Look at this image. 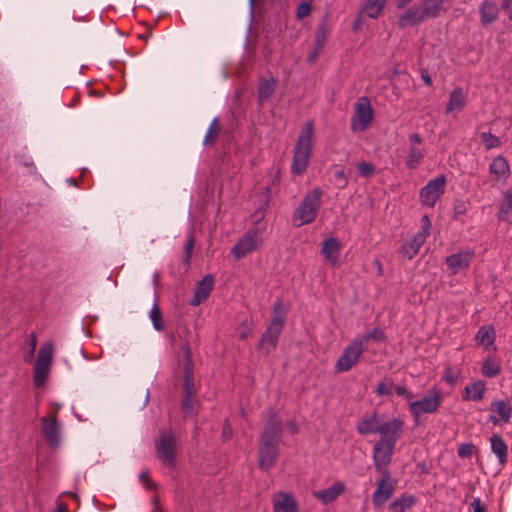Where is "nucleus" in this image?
I'll list each match as a JSON object with an SVG mask.
<instances>
[{
    "label": "nucleus",
    "instance_id": "cd10ccee",
    "mask_svg": "<svg viewBox=\"0 0 512 512\" xmlns=\"http://www.w3.org/2000/svg\"><path fill=\"white\" fill-rule=\"evenodd\" d=\"M417 500L416 496L404 492L389 504L388 510L389 512H406L417 503Z\"/></svg>",
    "mask_w": 512,
    "mask_h": 512
},
{
    "label": "nucleus",
    "instance_id": "774afa93",
    "mask_svg": "<svg viewBox=\"0 0 512 512\" xmlns=\"http://www.w3.org/2000/svg\"><path fill=\"white\" fill-rule=\"evenodd\" d=\"M361 25H362V21H361V18H360V16H359V17H357V18L354 20V22H353V24H352V30H353L354 32L358 31V30L360 29Z\"/></svg>",
    "mask_w": 512,
    "mask_h": 512
},
{
    "label": "nucleus",
    "instance_id": "e2e57ef3",
    "mask_svg": "<svg viewBox=\"0 0 512 512\" xmlns=\"http://www.w3.org/2000/svg\"><path fill=\"white\" fill-rule=\"evenodd\" d=\"M420 75H421V79L423 80V82L426 86H429V87L432 86V83H433L432 77L426 68L420 69Z\"/></svg>",
    "mask_w": 512,
    "mask_h": 512
},
{
    "label": "nucleus",
    "instance_id": "a18cd8bd",
    "mask_svg": "<svg viewBox=\"0 0 512 512\" xmlns=\"http://www.w3.org/2000/svg\"><path fill=\"white\" fill-rule=\"evenodd\" d=\"M369 340H374L375 342L381 343L387 341L386 334L380 328H374L365 335H363L360 341L367 342Z\"/></svg>",
    "mask_w": 512,
    "mask_h": 512
},
{
    "label": "nucleus",
    "instance_id": "680f3d73",
    "mask_svg": "<svg viewBox=\"0 0 512 512\" xmlns=\"http://www.w3.org/2000/svg\"><path fill=\"white\" fill-rule=\"evenodd\" d=\"M501 10H503L510 21H512V0H502Z\"/></svg>",
    "mask_w": 512,
    "mask_h": 512
},
{
    "label": "nucleus",
    "instance_id": "dca6fc26",
    "mask_svg": "<svg viewBox=\"0 0 512 512\" xmlns=\"http://www.w3.org/2000/svg\"><path fill=\"white\" fill-rule=\"evenodd\" d=\"M41 431L45 441L50 446H57L60 441V428L56 415L41 418Z\"/></svg>",
    "mask_w": 512,
    "mask_h": 512
},
{
    "label": "nucleus",
    "instance_id": "7ed1b4c3",
    "mask_svg": "<svg viewBox=\"0 0 512 512\" xmlns=\"http://www.w3.org/2000/svg\"><path fill=\"white\" fill-rule=\"evenodd\" d=\"M315 127L314 121L309 119L302 127L293 148L291 173L302 175L306 172L313 154Z\"/></svg>",
    "mask_w": 512,
    "mask_h": 512
},
{
    "label": "nucleus",
    "instance_id": "f704fd0d",
    "mask_svg": "<svg viewBox=\"0 0 512 512\" xmlns=\"http://www.w3.org/2000/svg\"><path fill=\"white\" fill-rule=\"evenodd\" d=\"M53 356V345L45 343L41 346L35 362L36 366L50 368Z\"/></svg>",
    "mask_w": 512,
    "mask_h": 512
},
{
    "label": "nucleus",
    "instance_id": "6e6d98bb",
    "mask_svg": "<svg viewBox=\"0 0 512 512\" xmlns=\"http://www.w3.org/2000/svg\"><path fill=\"white\" fill-rule=\"evenodd\" d=\"M439 196L440 194H420V200L423 205L433 207L439 199Z\"/></svg>",
    "mask_w": 512,
    "mask_h": 512
},
{
    "label": "nucleus",
    "instance_id": "a211bd4d",
    "mask_svg": "<svg viewBox=\"0 0 512 512\" xmlns=\"http://www.w3.org/2000/svg\"><path fill=\"white\" fill-rule=\"evenodd\" d=\"M280 450L277 446L259 444L258 467L262 471H269L278 461Z\"/></svg>",
    "mask_w": 512,
    "mask_h": 512
},
{
    "label": "nucleus",
    "instance_id": "f257e3e1",
    "mask_svg": "<svg viewBox=\"0 0 512 512\" xmlns=\"http://www.w3.org/2000/svg\"><path fill=\"white\" fill-rule=\"evenodd\" d=\"M288 310L289 306L285 305L283 299L278 297L272 305V317L269 324L257 343L256 350L259 354L268 356L277 348L286 324Z\"/></svg>",
    "mask_w": 512,
    "mask_h": 512
},
{
    "label": "nucleus",
    "instance_id": "4c0bfd02",
    "mask_svg": "<svg viewBox=\"0 0 512 512\" xmlns=\"http://www.w3.org/2000/svg\"><path fill=\"white\" fill-rule=\"evenodd\" d=\"M423 158H424V152L419 148L411 146L409 148V152H408V155H407V158L405 161V165L408 169H411V170L415 169L420 165Z\"/></svg>",
    "mask_w": 512,
    "mask_h": 512
},
{
    "label": "nucleus",
    "instance_id": "37998d69",
    "mask_svg": "<svg viewBox=\"0 0 512 512\" xmlns=\"http://www.w3.org/2000/svg\"><path fill=\"white\" fill-rule=\"evenodd\" d=\"M150 318L152 321L153 328L157 331H162L165 328V322L161 309L157 303H155L150 312Z\"/></svg>",
    "mask_w": 512,
    "mask_h": 512
},
{
    "label": "nucleus",
    "instance_id": "39448f33",
    "mask_svg": "<svg viewBox=\"0 0 512 512\" xmlns=\"http://www.w3.org/2000/svg\"><path fill=\"white\" fill-rule=\"evenodd\" d=\"M404 427L398 428L380 436L375 442L372 449V459L376 472H387L392 463L395 446L401 438Z\"/></svg>",
    "mask_w": 512,
    "mask_h": 512
},
{
    "label": "nucleus",
    "instance_id": "423d86ee",
    "mask_svg": "<svg viewBox=\"0 0 512 512\" xmlns=\"http://www.w3.org/2000/svg\"><path fill=\"white\" fill-rule=\"evenodd\" d=\"M405 422L400 417H393L389 421H382L378 410L365 413L356 423V431L362 436L379 434L383 436L398 428L404 427Z\"/></svg>",
    "mask_w": 512,
    "mask_h": 512
},
{
    "label": "nucleus",
    "instance_id": "c03bdc74",
    "mask_svg": "<svg viewBox=\"0 0 512 512\" xmlns=\"http://www.w3.org/2000/svg\"><path fill=\"white\" fill-rule=\"evenodd\" d=\"M219 133H220V126H219V123H218V119L215 118L209 128H208V131L206 133V136L204 138V145L206 146H212L214 145L217 137L219 136Z\"/></svg>",
    "mask_w": 512,
    "mask_h": 512
},
{
    "label": "nucleus",
    "instance_id": "f03ea898",
    "mask_svg": "<svg viewBox=\"0 0 512 512\" xmlns=\"http://www.w3.org/2000/svg\"><path fill=\"white\" fill-rule=\"evenodd\" d=\"M183 392L180 407L185 416L197 415L196 407L200 406L198 389L195 386L194 362L189 342L183 345Z\"/></svg>",
    "mask_w": 512,
    "mask_h": 512
},
{
    "label": "nucleus",
    "instance_id": "a19ab883",
    "mask_svg": "<svg viewBox=\"0 0 512 512\" xmlns=\"http://www.w3.org/2000/svg\"><path fill=\"white\" fill-rule=\"evenodd\" d=\"M33 381L36 388L43 387L49 376L50 368L34 365Z\"/></svg>",
    "mask_w": 512,
    "mask_h": 512
},
{
    "label": "nucleus",
    "instance_id": "5fc2aeb1",
    "mask_svg": "<svg viewBox=\"0 0 512 512\" xmlns=\"http://www.w3.org/2000/svg\"><path fill=\"white\" fill-rule=\"evenodd\" d=\"M431 220L428 215H423L421 218V230L417 234H421L424 238H427L430 234Z\"/></svg>",
    "mask_w": 512,
    "mask_h": 512
},
{
    "label": "nucleus",
    "instance_id": "79ce46f5",
    "mask_svg": "<svg viewBox=\"0 0 512 512\" xmlns=\"http://www.w3.org/2000/svg\"><path fill=\"white\" fill-rule=\"evenodd\" d=\"M394 390V381L391 378L385 377L382 379L375 388V393L379 397L391 396Z\"/></svg>",
    "mask_w": 512,
    "mask_h": 512
},
{
    "label": "nucleus",
    "instance_id": "ea45409f",
    "mask_svg": "<svg viewBox=\"0 0 512 512\" xmlns=\"http://www.w3.org/2000/svg\"><path fill=\"white\" fill-rule=\"evenodd\" d=\"M480 141L484 145L486 150H491L493 148L501 147L502 143L498 136L489 132H481L479 134Z\"/></svg>",
    "mask_w": 512,
    "mask_h": 512
},
{
    "label": "nucleus",
    "instance_id": "13d9d810",
    "mask_svg": "<svg viewBox=\"0 0 512 512\" xmlns=\"http://www.w3.org/2000/svg\"><path fill=\"white\" fill-rule=\"evenodd\" d=\"M394 391L397 395L402 396L408 401H410L414 397L413 393L403 385H394Z\"/></svg>",
    "mask_w": 512,
    "mask_h": 512
},
{
    "label": "nucleus",
    "instance_id": "864d4df0",
    "mask_svg": "<svg viewBox=\"0 0 512 512\" xmlns=\"http://www.w3.org/2000/svg\"><path fill=\"white\" fill-rule=\"evenodd\" d=\"M358 170L360 174L364 177L372 176L375 173V167L370 162H361L358 165Z\"/></svg>",
    "mask_w": 512,
    "mask_h": 512
},
{
    "label": "nucleus",
    "instance_id": "4d7b16f0",
    "mask_svg": "<svg viewBox=\"0 0 512 512\" xmlns=\"http://www.w3.org/2000/svg\"><path fill=\"white\" fill-rule=\"evenodd\" d=\"M233 437V429L228 419H225L222 425V440L223 442L230 440Z\"/></svg>",
    "mask_w": 512,
    "mask_h": 512
},
{
    "label": "nucleus",
    "instance_id": "ddd939ff",
    "mask_svg": "<svg viewBox=\"0 0 512 512\" xmlns=\"http://www.w3.org/2000/svg\"><path fill=\"white\" fill-rule=\"evenodd\" d=\"M374 119V110L367 96L360 97L355 103V113L351 118L353 131L366 130Z\"/></svg>",
    "mask_w": 512,
    "mask_h": 512
},
{
    "label": "nucleus",
    "instance_id": "603ef678",
    "mask_svg": "<svg viewBox=\"0 0 512 512\" xmlns=\"http://www.w3.org/2000/svg\"><path fill=\"white\" fill-rule=\"evenodd\" d=\"M476 452V446L473 443L461 444L458 448L460 458H470Z\"/></svg>",
    "mask_w": 512,
    "mask_h": 512
},
{
    "label": "nucleus",
    "instance_id": "473e14b6",
    "mask_svg": "<svg viewBox=\"0 0 512 512\" xmlns=\"http://www.w3.org/2000/svg\"><path fill=\"white\" fill-rule=\"evenodd\" d=\"M388 0H365L361 12L369 18L376 19L385 8Z\"/></svg>",
    "mask_w": 512,
    "mask_h": 512
},
{
    "label": "nucleus",
    "instance_id": "aec40b11",
    "mask_svg": "<svg viewBox=\"0 0 512 512\" xmlns=\"http://www.w3.org/2000/svg\"><path fill=\"white\" fill-rule=\"evenodd\" d=\"M475 344L479 347H483L486 351L497 352L495 345L496 330L493 325H483L479 328L475 335Z\"/></svg>",
    "mask_w": 512,
    "mask_h": 512
},
{
    "label": "nucleus",
    "instance_id": "1a4fd4ad",
    "mask_svg": "<svg viewBox=\"0 0 512 512\" xmlns=\"http://www.w3.org/2000/svg\"><path fill=\"white\" fill-rule=\"evenodd\" d=\"M443 402V396L440 389L433 387L428 391V395L417 401L409 403V411L413 417L415 426L420 424L421 414H433L438 411Z\"/></svg>",
    "mask_w": 512,
    "mask_h": 512
},
{
    "label": "nucleus",
    "instance_id": "2f4dec72",
    "mask_svg": "<svg viewBox=\"0 0 512 512\" xmlns=\"http://www.w3.org/2000/svg\"><path fill=\"white\" fill-rule=\"evenodd\" d=\"M491 174L495 175L496 178L508 176L510 173V165L504 156H496L489 166Z\"/></svg>",
    "mask_w": 512,
    "mask_h": 512
},
{
    "label": "nucleus",
    "instance_id": "2eb2a0df",
    "mask_svg": "<svg viewBox=\"0 0 512 512\" xmlns=\"http://www.w3.org/2000/svg\"><path fill=\"white\" fill-rule=\"evenodd\" d=\"M489 411L492 412L488 422L496 425L508 424L512 418V403L509 398L495 399L490 403Z\"/></svg>",
    "mask_w": 512,
    "mask_h": 512
},
{
    "label": "nucleus",
    "instance_id": "c85d7f7f",
    "mask_svg": "<svg viewBox=\"0 0 512 512\" xmlns=\"http://www.w3.org/2000/svg\"><path fill=\"white\" fill-rule=\"evenodd\" d=\"M425 241L426 238H424L421 234H416L410 241L404 242L400 246V253L408 260H412L418 254L419 249L425 243Z\"/></svg>",
    "mask_w": 512,
    "mask_h": 512
},
{
    "label": "nucleus",
    "instance_id": "393cba45",
    "mask_svg": "<svg viewBox=\"0 0 512 512\" xmlns=\"http://www.w3.org/2000/svg\"><path fill=\"white\" fill-rule=\"evenodd\" d=\"M480 372L485 378H495L502 373L501 361L495 353L487 355L482 361Z\"/></svg>",
    "mask_w": 512,
    "mask_h": 512
},
{
    "label": "nucleus",
    "instance_id": "4468645a",
    "mask_svg": "<svg viewBox=\"0 0 512 512\" xmlns=\"http://www.w3.org/2000/svg\"><path fill=\"white\" fill-rule=\"evenodd\" d=\"M364 351L365 347L363 346V341L354 340L344 349L342 355L338 358L335 364V370L337 372L349 371L358 362V359Z\"/></svg>",
    "mask_w": 512,
    "mask_h": 512
},
{
    "label": "nucleus",
    "instance_id": "052dcab7",
    "mask_svg": "<svg viewBox=\"0 0 512 512\" xmlns=\"http://www.w3.org/2000/svg\"><path fill=\"white\" fill-rule=\"evenodd\" d=\"M416 467L420 471L421 474L427 475L431 472L433 465L426 461H422V462L417 463Z\"/></svg>",
    "mask_w": 512,
    "mask_h": 512
},
{
    "label": "nucleus",
    "instance_id": "de8ad7c7",
    "mask_svg": "<svg viewBox=\"0 0 512 512\" xmlns=\"http://www.w3.org/2000/svg\"><path fill=\"white\" fill-rule=\"evenodd\" d=\"M461 371L458 370L457 372H454L453 368L448 364L445 367L442 380L445 381L447 384L453 386L455 385L460 377Z\"/></svg>",
    "mask_w": 512,
    "mask_h": 512
},
{
    "label": "nucleus",
    "instance_id": "20e7f679",
    "mask_svg": "<svg viewBox=\"0 0 512 512\" xmlns=\"http://www.w3.org/2000/svg\"><path fill=\"white\" fill-rule=\"evenodd\" d=\"M442 11H447L444 7V0H426L423 6H411L398 18V27L404 29L406 27L417 26L427 19L438 18Z\"/></svg>",
    "mask_w": 512,
    "mask_h": 512
},
{
    "label": "nucleus",
    "instance_id": "7c9ffc66",
    "mask_svg": "<svg viewBox=\"0 0 512 512\" xmlns=\"http://www.w3.org/2000/svg\"><path fill=\"white\" fill-rule=\"evenodd\" d=\"M276 80L274 78L263 80L257 89V102L262 106L274 93Z\"/></svg>",
    "mask_w": 512,
    "mask_h": 512
},
{
    "label": "nucleus",
    "instance_id": "3c124183",
    "mask_svg": "<svg viewBox=\"0 0 512 512\" xmlns=\"http://www.w3.org/2000/svg\"><path fill=\"white\" fill-rule=\"evenodd\" d=\"M469 207H470V202L468 200L463 201V200L457 199L455 201L454 208H453V211H454L453 218L457 219L458 216L464 215L467 212V210L469 209Z\"/></svg>",
    "mask_w": 512,
    "mask_h": 512
},
{
    "label": "nucleus",
    "instance_id": "72a5a7b5",
    "mask_svg": "<svg viewBox=\"0 0 512 512\" xmlns=\"http://www.w3.org/2000/svg\"><path fill=\"white\" fill-rule=\"evenodd\" d=\"M265 198L260 200V204L258 208L252 213L251 220L253 223V227H265L266 224L262 223L264 218L266 217V212L269 207L270 199L268 197V194H264Z\"/></svg>",
    "mask_w": 512,
    "mask_h": 512
},
{
    "label": "nucleus",
    "instance_id": "8fccbe9b",
    "mask_svg": "<svg viewBox=\"0 0 512 512\" xmlns=\"http://www.w3.org/2000/svg\"><path fill=\"white\" fill-rule=\"evenodd\" d=\"M312 11V0L301 2L296 10V17L298 19H304L308 15H310Z\"/></svg>",
    "mask_w": 512,
    "mask_h": 512
},
{
    "label": "nucleus",
    "instance_id": "bb28decb",
    "mask_svg": "<svg viewBox=\"0 0 512 512\" xmlns=\"http://www.w3.org/2000/svg\"><path fill=\"white\" fill-rule=\"evenodd\" d=\"M466 105V95L461 87H456L449 94L446 104L445 113L449 114L453 111H462Z\"/></svg>",
    "mask_w": 512,
    "mask_h": 512
},
{
    "label": "nucleus",
    "instance_id": "0e129e2a",
    "mask_svg": "<svg viewBox=\"0 0 512 512\" xmlns=\"http://www.w3.org/2000/svg\"><path fill=\"white\" fill-rule=\"evenodd\" d=\"M323 49L321 48H318L316 46H313V49L312 51L310 52V54L308 55V62L309 63H314L317 58L319 57L320 53L322 52Z\"/></svg>",
    "mask_w": 512,
    "mask_h": 512
},
{
    "label": "nucleus",
    "instance_id": "e433bc0d",
    "mask_svg": "<svg viewBox=\"0 0 512 512\" xmlns=\"http://www.w3.org/2000/svg\"><path fill=\"white\" fill-rule=\"evenodd\" d=\"M330 29L327 24L326 18H324L318 25L316 29L315 39H314V45L318 48L323 49L329 35Z\"/></svg>",
    "mask_w": 512,
    "mask_h": 512
},
{
    "label": "nucleus",
    "instance_id": "58836bf2",
    "mask_svg": "<svg viewBox=\"0 0 512 512\" xmlns=\"http://www.w3.org/2000/svg\"><path fill=\"white\" fill-rule=\"evenodd\" d=\"M446 182V176L440 174L436 178L429 180L428 183L421 188L420 192H444Z\"/></svg>",
    "mask_w": 512,
    "mask_h": 512
},
{
    "label": "nucleus",
    "instance_id": "0eeeda50",
    "mask_svg": "<svg viewBox=\"0 0 512 512\" xmlns=\"http://www.w3.org/2000/svg\"><path fill=\"white\" fill-rule=\"evenodd\" d=\"M321 195L322 194L305 195L292 214V225L295 228L315 221L322 204Z\"/></svg>",
    "mask_w": 512,
    "mask_h": 512
},
{
    "label": "nucleus",
    "instance_id": "69168bd1",
    "mask_svg": "<svg viewBox=\"0 0 512 512\" xmlns=\"http://www.w3.org/2000/svg\"><path fill=\"white\" fill-rule=\"evenodd\" d=\"M409 141L411 144H421L422 138L419 133H412L409 135Z\"/></svg>",
    "mask_w": 512,
    "mask_h": 512
},
{
    "label": "nucleus",
    "instance_id": "b1692460",
    "mask_svg": "<svg viewBox=\"0 0 512 512\" xmlns=\"http://www.w3.org/2000/svg\"><path fill=\"white\" fill-rule=\"evenodd\" d=\"M346 486L341 481H335L329 488L317 491L314 496L324 505L334 502L341 494L345 492Z\"/></svg>",
    "mask_w": 512,
    "mask_h": 512
},
{
    "label": "nucleus",
    "instance_id": "49530a36",
    "mask_svg": "<svg viewBox=\"0 0 512 512\" xmlns=\"http://www.w3.org/2000/svg\"><path fill=\"white\" fill-rule=\"evenodd\" d=\"M194 246H195V236H194V233L191 232V233H189V235L186 239L185 247H184V255H183V259H182L183 263L186 265L190 264V259L192 256Z\"/></svg>",
    "mask_w": 512,
    "mask_h": 512
},
{
    "label": "nucleus",
    "instance_id": "9d476101",
    "mask_svg": "<svg viewBox=\"0 0 512 512\" xmlns=\"http://www.w3.org/2000/svg\"><path fill=\"white\" fill-rule=\"evenodd\" d=\"M265 227H251L232 247L231 253L235 259L244 258L247 254L257 250L263 244Z\"/></svg>",
    "mask_w": 512,
    "mask_h": 512
},
{
    "label": "nucleus",
    "instance_id": "f8f14e48",
    "mask_svg": "<svg viewBox=\"0 0 512 512\" xmlns=\"http://www.w3.org/2000/svg\"><path fill=\"white\" fill-rule=\"evenodd\" d=\"M381 477L377 480V487L372 494V503L375 508L383 507L393 496L397 480L392 478L391 472H378Z\"/></svg>",
    "mask_w": 512,
    "mask_h": 512
},
{
    "label": "nucleus",
    "instance_id": "6e6552de",
    "mask_svg": "<svg viewBox=\"0 0 512 512\" xmlns=\"http://www.w3.org/2000/svg\"><path fill=\"white\" fill-rule=\"evenodd\" d=\"M155 451L157 458L166 468H177V440L171 431L160 433L155 441Z\"/></svg>",
    "mask_w": 512,
    "mask_h": 512
},
{
    "label": "nucleus",
    "instance_id": "c9c22d12",
    "mask_svg": "<svg viewBox=\"0 0 512 512\" xmlns=\"http://www.w3.org/2000/svg\"><path fill=\"white\" fill-rule=\"evenodd\" d=\"M498 219L512 223V194H505V198L499 205Z\"/></svg>",
    "mask_w": 512,
    "mask_h": 512
},
{
    "label": "nucleus",
    "instance_id": "bf43d9fd",
    "mask_svg": "<svg viewBox=\"0 0 512 512\" xmlns=\"http://www.w3.org/2000/svg\"><path fill=\"white\" fill-rule=\"evenodd\" d=\"M472 512H488L487 506L481 501L480 498H474L471 502Z\"/></svg>",
    "mask_w": 512,
    "mask_h": 512
},
{
    "label": "nucleus",
    "instance_id": "9b49d317",
    "mask_svg": "<svg viewBox=\"0 0 512 512\" xmlns=\"http://www.w3.org/2000/svg\"><path fill=\"white\" fill-rule=\"evenodd\" d=\"M282 436V422L277 412L271 408L261 433L259 444L279 447Z\"/></svg>",
    "mask_w": 512,
    "mask_h": 512
},
{
    "label": "nucleus",
    "instance_id": "f3484780",
    "mask_svg": "<svg viewBox=\"0 0 512 512\" xmlns=\"http://www.w3.org/2000/svg\"><path fill=\"white\" fill-rule=\"evenodd\" d=\"M474 256V251L467 249L447 256L445 263L453 274H457L460 270L469 268Z\"/></svg>",
    "mask_w": 512,
    "mask_h": 512
},
{
    "label": "nucleus",
    "instance_id": "09e8293b",
    "mask_svg": "<svg viewBox=\"0 0 512 512\" xmlns=\"http://www.w3.org/2000/svg\"><path fill=\"white\" fill-rule=\"evenodd\" d=\"M139 480L144 485L145 489L148 491H156L159 489V485L151 479L148 470L141 472V474L139 475Z\"/></svg>",
    "mask_w": 512,
    "mask_h": 512
},
{
    "label": "nucleus",
    "instance_id": "5701e85b",
    "mask_svg": "<svg viewBox=\"0 0 512 512\" xmlns=\"http://www.w3.org/2000/svg\"><path fill=\"white\" fill-rule=\"evenodd\" d=\"M500 9L494 0H484L479 5L480 23L487 27L499 18Z\"/></svg>",
    "mask_w": 512,
    "mask_h": 512
},
{
    "label": "nucleus",
    "instance_id": "412c9836",
    "mask_svg": "<svg viewBox=\"0 0 512 512\" xmlns=\"http://www.w3.org/2000/svg\"><path fill=\"white\" fill-rule=\"evenodd\" d=\"M487 391L486 382L482 379L467 384L461 391V399L465 402H481Z\"/></svg>",
    "mask_w": 512,
    "mask_h": 512
},
{
    "label": "nucleus",
    "instance_id": "a878e982",
    "mask_svg": "<svg viewBox=\"0 0 512 512\" xmlns=\"http://www.w3.org/2000/svg\"><path fill=\"white\" fill-rule=\"evenodd\" d=\"M490 444L491 450L497 456L499 464L504 466L508 461V445L503 437L498 433L492 434Z\"/></svg>",
    "mask_w": 512,
    "mask_h": 512
},
{
    "label": "nucleus",
    "instance_id": "6ab92c4d",
    "mask_svg": "<svg viewBox=\"0 0 512 512\" xmlns=\"http://www.w3.org/2000/svg\"><path fill=\"white\" fill-rule=\"evenodd\" d=\"M215 284V278L212 274H207L204 278L197 282L195 286V292L190 300L191 306H199L204 302L211 294Z\"/></svg>",
    "mask_w": 512,
    "mask_h": 512
},
{
    "label": "nucleus",
    "instance_id": "338daca9",
    "mask_svg": "<svg viewBox=\"0 0 512 512\" xmlns=\"http://www.w3.org/2000/svg\"><path fill=\"white\" fill-rule=\"evenodd\" d=\"M413 0H394V4L397 9H403L408 4H410Z\"/></svg>",
    "mask_w": 512,
    "mask_h": 512
},
{
    "label": "nucleus",
    "instance_id": "c756f323",
    "mask_svg": "<svg viewBox=\"0 0 512 512\" xmlns=\"http://www.w3.org/2000/svg\"><path fill=\"white\" fill-rule=\"evenodd\" d=\"M278 495L282 499L273 501L274 512H298V504L292 494L280 492Z\"/></svg>",
    "mask_w": 512,
    "mask_h": 512
},
{
    "label": "nucleus",
    "instance_id": "4be33fe9",
    "mask_svg": "<svg viewBox=\"0 0 512 512\" xmlns=\"http://www.w3.org/2000/svg\"><path fill=\"white\" fill-rule=\"evenodd\" d=\"M341 242L335 237H329L323 240L321 254L333 266L339 265Z\"/></svg>",
    "mask_w": 512,
    "mask_h": 512
}]
</instances>
